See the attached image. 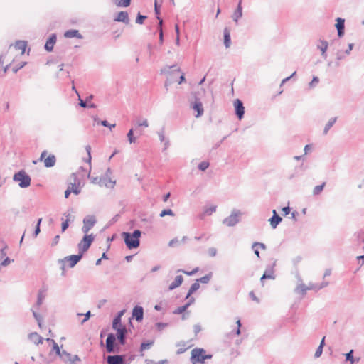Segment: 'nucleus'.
Listing matches in <instances>:
<instances>
[{
  "label": "nucleus",
  "instance_id": "1",
  "mask_svg": "<svg viewBox=\"0 0 364 364\" xmlns=\"http://www.w3.org/2000/svg\"><path fill=\"white\" fill-rule=\"evenodd\" d=\"M27 43L24 41H18L11 45L6 53L0 56V70L5 73L10 68L14 72H17L23 67L24 63L21 60L26 52Z\"/></svg>",
  "mask_w": 364,
  "mask_h": 364
},
{
  "label": "nucleus",
  "instance_id": "2",
  "mask_svg": "<svg viewBox=\"0 0 364 364\" xmlns=\"http://www.w3.org/2000/svg\"><path fill=\"white\" fill-rule=\"evenodd\" d=\"M68 188L65 191V198H68L70 193L78 195L81 192L82 182L81 180L75 173H72L67 181Z\"/></svg>",
  "mask_w": 364,
  "mask_h": 364
},
{
  "label": "nucleus",
  "instance_id": "3",
  "mask_svg": "<svg viewBox=\"0 0 364 364\" xmlns=\"http://www.w3.org/2000/svg\"><path fill=\"white\" fill-rule=\"evenodd\" d=\"M124 314V311H121L118 316L114 319L112 328L117 331V336L119 343L124 345L125 343V335L127 333L126 327L121 323V317Z\"/></svg>",
  "mask_w": 364,
  "mask_h": 364
},
{
  "label": "nucleus",
  "instance_id": "4",
  "mask_svg": "<svg viewBox=\"0 0 364 364\" xmlns=\"http://www.w3.org/2000/svg\"><path fill=\"white\" fill-rule=\"evenodd\" d=\"M122 237L124 242L129 249L136 248L139 245V237H141V231L136 230L132 234L123 232Z\"/></svg>",
  "mask_w": 364,
  "mask_h": 364
},
{
  "label": "nucleus",
  "instance_id": "5",
  "mask_svg": "<svg viewBox=\"0 0 364 364\" xmlns=\"http://www.w3.org/2000/svg\"><path fill=\"white\" fill-rule=\"evenodd\" d=\"M212 355L206 354L203 348H196L191 350V362L192 364H204L206 359H210Z\"/></svg>",
  "mask_w": 364,
  "mask_h": 364
},
{
  "label": "nucleus",
  "instance_id": "6",
  "mask_svg": "<svg viewBox=\"0 0 364 364\" xmlns=\"http://www.w3.org/2000/svg\"><path fill=\"white\" fill-rule=\"evenodd\" d=\"M13 179L18 183L19 186L21 188H27L31 185V179L25 171H20L15 173Z\"/></svg>",
  "mask_w": 364,
  "mask_h": 364
},
{
  "label": "nucleus",
  "instance_id": "7",
  "mask_svg": "<svg viewBox=\"0 0 364 364\" xmlns=\"http://www.w3.org/2000/svg\"><path fill=\"white\" fill-rule=\"evenodd\" d=\"M46 343L49 348V355L53 358L58 357L61 352L58 343L53 339L50 338H46Z\"/></svg>",
  "mask_w": 364,
  "mask_h": 364
},
{
  "label": "nucleus",
  "instance_id": "8",
  "mask_svg": "<svg viewBox=\"0 0 364 364\" xmlns=\"http://www.w3.org/2000/svg\"><path fill=\"white\" fill-rule=\"evenodd\" d=\"M96 223V219L93 215H88L83 220L82 231L85 234H87L88 232L92 228Z\"/></svg>",
  "mask_w": 364,
  "mask_h": 364
},
{
  "label": "nucleus",
  "instance_id": "9",
  "mask_svg": "<svg viewBox=\"0 0 364 364\" xmlns=\"http://www.w3.org/2000/svg\"><path fill=\"white\" fill-rule=\"evenodd\" d=\"M93 240L94 237L92 235L86 234V235L83 237V239L78 245L79 249L81 250L82 252L87 251L89 249Z\"/></svg>",
  "mask_w": 364,
  "mask_h": 364
},
{
  "label": "nucleus",
  "instance_id": "10",
  "mask_svg": "<svg viewBox=\"0 0 364 364\" xmlns=\"http://www.w3.org/2000/svg\"><path fill=\"white\" fill-rule=\"evenodd\" d=\"M41 160L44 161V164L46 167H52L55 164V156L53 154L48 155L46 151H44L41 153Z\"/></svg>",
  "mask_w": 364,
  "mask_h": 364
},
{
  "label": "nucleus",
  "instance_id": "11",
  "mask_svg": "<svg viewBox=\"0 0 364 364\" xmlns=\"http://www.w3.org/2000/svg\"><path fill=\"white\" fill-rule=\"evenodd\" d=\"M234 107L235 109V113L238 118L241 119L243 117L245 113V107L241 100L239 99H236L234 101Z\"/></svg>",
  "mask_w": 364,
  "mask_h": 364
},
{
  "label": "nucleus",
  "instance_id": "12",
  "mask_svg": "<svg viewBox=\"0 0 364 364\" xmlns=\"http://www.w3.org/2000/svg\"><path fill=\"white\" fill-rule=\"evenodd\" d=\"M64 362L74 363L75 361L80 360L77 355L72 356L70 354L63 351L58 355Z\"/></svg>",
  "mask_w": 364,
  "mask_h": 364
},
{
  "label": "nucleus",
  "instance_id": "13",
  "mask_svg": "<svg viewBox=\"0 0 364 364\" xmlns=\"http://www.w3.org/2000/svg\"><path fill=\"white\" fill-rule=\"evenodd\" d=\"M115 336L112 333L108 335L106 340V349L108 353L114 351V343L115 341Z\"/></svg>",
  "mask_w": 364,
  "mask_h": 364
},
{
  "label": "nucleus",
  "instance_id": "14",
  "mask_svg": "<svg viewBox=\"0 0 364 364\" xmlns=\"http://www.w3.org/2000/svg\"><path fill=\"white\" fill-rule=\"evenodd\" d=\"M144 316V310L141 306H136L132 311V316L136 318V321H140L142 320Z\"/></svg>",
  "mask_w": 364,
  "mask_h": 364
},
{
  "label": "nucleus",
  "instance_id": "15",
  "mask_svg": "<svg viewBox=\"0 0 364 364\" xmlns=\"http://www.w3.org/2000/svg\"><path fill=\"white\" fill-rule=\"evenodd\" d=\"M217 206L210 205L204 208L203 213L200 215V218H204L205 216L211 215L216 211Z\"/></svg>",
  "mask_w": 364,
  "mask_h": 364
},
{
  "label": "nucleus",
  "instance_id": "16",
  "mask_svg": "<svg viewBox=\"0 0 364 364\" xmlns=\"http://www.w3.org/2000/svg\"><path fill=\"white\" fill-rule=\"evenodd\" d=\"M273 216L269 220L272 228H275L277 225L282 221V218L279 216L275 210L272 211Z\"/></svg>",
  "mask_w": 364,
  "mask_h": 364
},
{
  "label": "nucleus",
  "instance_id": "17",
  "mask_svg": "<svg viewBox=\"0 0 364 364\" xmlns=\"http://www.w3.org/2000/svg\"><path fill=\"white\" fill-rule=\"evenodd\" d=\"M56 43V36L55 35H52L49 37V38L47 40L45 48L48 51H52L54 47V45Z\"/></svg>",
  "mask_w": 364,
  "mask_h": 364
},
{
  "label": "nucleus",
  "instance_id": "18",
  "mask_svg": "<svg viewBox=\"0 0 364 364\" xmlns=\"http://www.w3.org/2000/svg\"><path fill=\"white\" fill-rule=\"evenodd\" d=\"M107 364H124L123 358L121 355L108 356Z\"/></svg>",
  "mask_w": 364,
  "mask_h": 364
},
{
  "label": "nucleus",
  "instance_id": "19",
  "mask_svg": "<svg viewBox=\"0 0 364 364\" xmlns=\"http://www.w3.org/2000/svg\"><path fill=\"white\" fill-rule=\"evenodd\" d=\"M64 36L67 38H77L80 39L82 38V35L79 33V31L75 29L67 31L64 33Z\"/></svg>",
  "mask_w": 364,
  "mask_h": 364
},
{
  "label": "nucleus",
  "instance_id": "20",
  "mask_svg": "<svg viewBox=\"0 0 364 364\" xmlns=\"http://www.w3.org/2000/svg\"><path fill=\"white\" fill-rule=\"evenodd\" d=\"M242 16V0H240L237 8L232 15L233 20L237 22Z\"/></svg>",
  "mask_w": 364,
  "mask_h": 364
},
{
  "label": "nucleus",
  "instance_id": "21",
  "mask_svg": "<svg viewBox=\"0 0 364 364\" xmlns=\"http://www.w3.org/2000/svg\"><path fill=\"white\" fill-rule=\"evenodd\" d=\"M29 339L35 345H39L40 343H43V338L37 333H31L29 335Z\"/></svg>",
  "mask_w": 364,
  "mask_h": 364
},
{
  "label": "nucleus",
  "instance_id": "22",
  "mask_svg": "<svg viewBox=\"0 0 364 364\" xmlns=\"http://www.w3.org/2000/svg\"><path fill=\"white\" fill-rule=\"evenodd\" d=\"M336 28L338 30V35L339 37H341L343 35V30H344V19H342L341 18H338L336 19Z\"/></svg>",
  "mask_w": 364,
  "mask_h": 364
},
{
  "label": "nucleus",
  "instance_id": "23",
  "mask_svg": "<svg viewBox=\"0 0 364 364\" xmlns=\"http://www.w3.org/2000/svg\"><path fill=\"white\" fill-rule=\"evenodd\" d=\"M183 278L181 275L176 276L174 281L169 285L168 290H173L178 287L183 282Z\"/></svg>",
  "mask_w": 364,
  "mask_h": 364
},
{
  "label": "nucleus",
  "instance_id": "24",
  "mask_svg": "<svg viewBox=\"0 0 364 364\" xmlns=\"http://www.w3.org/2000/svg\"><path fill=\"white\" fill-rule=\"evenodd\" d=\"M81 259V255H71L65 258L70 267H74Z\"/></svg>",
  "mask_w": 364,
  "mask_h": 364
},
{
  "label": "nucleus",
  "instance_id": "25",
  "mask_svg": "<svg viewBox=\"0 0 364 364\" xmlns=\"http://www.w3.org/2000/svg\"><path fill=\"white\" fill-rule=\"evenodd\" d=\"M274 278H275V277L274 274V272H273V270L270 269V270L264 272L263 275L261 277L260 281L263 286L264 283V279H268L273 280V279H274Z\"/></svg>",
  "mask_w": 364,
  "mask_h": 364
},
{
  "label": "nucleus",
  "instance_id": "26",
  "mask_svg": "<svg viewBox=\"0 0 364 364\" xmlns=\"http://www.w3.org/2000/svg\"><path fill=\"white\" fill-rule=\"evenodd\" d=\"M115 21H122V22H124V23H128L129 17H128L127 12H126V11H120L117 14V16L115 18Z\"/></svg>",
  "mask_w": 364,
  "mask_h": 364
},
{
  "label": "nucleus",
  "instance_id": "27",
  "mask_svg": "<svg viewBox=\"0 0 364 364\" xmlns=\"http://www.w3.org/2000/svg\"><path fill=\"white\" fill-rule=\"evenodd\" d=\"M224 43L226 48H229L231 43L230 31L228 28L224 29Z\"/></svg>",
  "mask_w": 364,
  "mask_h": 364
},
{
  "label": "nucleus",
  "instance_id": "28",
  "mask_svg": "<svg viewBox=\"0 0 364 364\" xmlns=\"http://www.w3.org/2000/svg\"><path fill=\"white\" fill-rule=\"evenodd\" d=\"M193 109L197 112L196 117H200L203 113V105L200 102H196L193 107Z\"/></svg>",
  "mask_w": 364,
  "mask_h": 364
},
{
  "label": "nucleus",
  "instance_id": "29",
  "mask_svg": "<svg viewBox=\"0 0 364 364\" xmlns=\"http://www.w3.org/2000/svg\"><path fill=\"white\" fill-rule=\"evenodd\" d=\"M186 240H187L186 236H183L181 238V240H179L178 238H173L169 242L168 245H169V247H176L178 245H180L181 242H186Z\"/></svg>",
  "mask_w": 364,
  "mask_h": 364
},
{
  "label": "nucleus",
  "instance_id": "30",
  "mask_svg": "<svg viewBox=\"0 0 364 364\" xmlns=\"http://www.w3.org/2000/svg\"><path fill=\"white\" fill-rule=\"evenodd\" d=\"M237 222L236 215H230V217L225 218L223 221V223L228 226H233Z\"/></svg>",
  "mask_w": 364,
  "mask_h": 364
},
{
  "label": "nucleus",
  "instance_id": "31",
  "mask_svg": "<svg viewBox=\"0 0 364 364\" xmlns=\"http://www.w3.org/2000/svg\"><path fill=\"white\" fill-rule=\"evenodd\" d=\"M199 287H200V284L198 281L196 282L193 283L191 285L186 297L188 298L194 291L198 290L199 289Z\"/></svg>",
  "mask_w": 364,
  "mask_h": 364
},
{
  "label": "nucleus",
  "instance_id": "32",
  "mask_svg": "<svg viewBox=\"0 0 364 364\" xmlns=\"http://www.w3.org/2000/svg\"><path fill=\"white\" fill-rule=\"evenodd\" d=\"M178 350L177 353L181 354L184 353L189 347L186 346L185 343H180L177 345Z\"/></svg>",
  "mask_w": 364,
  "mask_h": 364
},
{
  "label": "nucleus",
  "instance_id": "33",
  "mask_svg": "<svg viewBox=\"0 0 364 364\" xmlns=\"http://www.w3.org/2000/svg\"><path fill=\"white\" fill-rule=\"evenodd\" d=\"M118 6L127 7L129 6L131 0H115Z\"/></svg>",
  "mask_w": 364,
  "mask_h": 364
},
{
  "label": "nucleus",
  "instance_id": "34",
  "mask_svg": "<svg viewBox=\"0 0 364 364\" xmlns=\"http://www.w3.org/2000/svg\"><path fill=\"white\" fill-rule=\"evenodd\" d=\"M326 185V183H323L321 185H318V186H316L314 190H313V193L314 195H318L319 194L323 189L324 186Z\"/></svg>",
  "mask_w": 364,
  "mask_h": 364
},
{
  "label": "nucleus",
  "instance_id": "35",
  "mask_svg": "<svg viewBox=\"0 0 364 364\" xmlns=\"http://www.w3.org/2000/svg\"><path fill=\"white\" fill-rule=\"evenodd\" d=\"M190 305V303H188L187 304L183 306H179L178 307L177 309H175V311H173L174 314H182L183 312H184L186 309L188 308V306Z\"/></svg>",
  "mask_w": 364,
  "mask_h": 364
},
{
  "label": "nucleus",
  "instance_id": "36",
  "mask_svg": "<svg viewBox=\"0 0 364 364\" xmlns=\"http://www.w3.org/2000/svg\"><path fill=\"white\" fill-rule=\"evenodd\" d=\"M318 48L321 50L322 55H323L328 48V43L326 41H321Z\"/></svg>",
  "mask_w": 364,
  "mask_h": 364
},
{
  "label": "nucleus",
  "instance_id": "37",
  "mask_svg": "<svg viewBox=\"0 0 364 364\" xmlns=\"http://www.w3.org/2000/svg\"><path fill=\"white\" fill-rule=\"evenodd\" d=\"M127 137L130 144L134 143L136 141V139L134 136L133 129H130L127 134Z\"/></svg>",
  "mask_w": 364,
  "mask_h": 364
},
{
  "label": "nucleus",
  "instance_id": "38",
  "mask_svg": "<svg viewBox=\"0 0 364 364\" xmlns=\"http://www.w3.org/2000/svg\"><path fill=\"white\" fill-rule=\"evenodd\" d=\"M209 166V163L208 161H202L199 164L198 168L201 171H205Z\"/></svg>",
  "mask_w": 364,
  "mask_h": 364
},
{
  "label": "nucleus",
  "instance_id": "39",
  "mask_svg": "<svg viewBox=\"0 0 364 364\" xmlns=\"http://www.w3.org/2000/svg\"><path fill=\"white\" fill-rule=\"evenodd\" d=\"M154 6H155V12H156V14L157 15V19L159 21V26H161V25H162V20L159 16V6H158L156 1H155Z\"/></svg>",
  "mask_w": 364,
  "mask_h": 364
},
{
  "label": "nucleus",
  "instance_id": "40",
  "mask_svg": "<svg viewBox=\"0 0 364 364\" xmlns=\"http://www.w3.org/2000/svg\"><path fill=\"white\" fill-rule=\"evenodd\" d=\"M353 353V350H351L349 353L346 354V360L350 361L351 363H353V362H354Z\"/></svg>",
  "mask_w": 364,
  "mask_h": 364
},
{
  "label": "nucleus",
  "instance_id": "41",
  "mask_svg": "<svg viewBox=\"0 0 364 364\" xmlns=\"http://www.w3.org/2000/svg\"><path fill=\"white\" fill-rule=\"evenodd\" d=\"M102 183H104V185L105 186L109 187V188H113L114 186V184H115L114 181H112L110 180L107 181L106 179H104Z\"/></svg>",
  "mask_w": 364,
  "mask_h": 364
},
{
  "label": "nucleus",
  "instance_id": "42",
  "mask_svg": "<svg viewBox=\"0 0 364 364\" xmlns=\"http://www.w3.org/2000/svg\"><path fill=\"white\" fill-rule=\"evenodd\" d=\"M173 211L171 209L164 210L161 213L160 216L164 217L165 215H173Z\"/></svg>",
  "mask_w": 364,
  "mask_h": 364
},
{
  "label": "nucleus",
  "instance_id": "43",
  "mask_svg": "<svg viewBox=\"0 0 364 364\" xmlns=\"http://www.w3.org/2000/svg\"><path fill=\"white\" fill-rule=\"evenodd\" d=\"M210 277H211L210 274L205 275V276L201 277L200 279H198L197 281L200 282L202 283H208L210 279Z\"/></svg>",
  "mask_w": 364,
  "mask_h": 364
},
{
  "label": "nucleus",
  "instance_id": "44",
  "mask_svg": "<svg viewBox=\"0 0 364 364\" xmlns=\"http://www.w3.org/2000/svg\"><path fill=\"white\" fill-rule=\"evenodd\" d=\"M335 122V119H331L330 120L327 124L326 125L325 127V129H324V133L326 134L328 132V131L329 130V129L333 126V123Z\"/></svg>",
  "mask_w": 364,
  "mask_h": 364
},
{
  "label": "nucleus",
  "instance_id": "45",
  "mask_svg": "<svg viewBox=\"0 0 364 364\" xmlns=\"http://www.w3.org/2000/svg\"><path fill=\"white\" fill-rule=\"evenodd\" d=\"M146 18V16H143V15L139 14L137 18H136V22L137 23H139V24H142L144 23V21Z\"/></svg>",
  "mask_w": 364,
  "mask_h": 364
},
{
  "label": "nucleus",
  "instance_id": "46",
  "mask_svg": "<svg viewBox=\"0 0 364 364\" xmlns=\"http://www.w3.org/2000/svg\"><path fill=\"white\" fill-rule=\"evenodd\" d=\"M252 247L253 248H257L258 250L260 249V250H264L265 249V245L263 244V243H260V242H255L252 245Z\"/></svg>",
  "mask_w": 364,
  "mask_h": 364
},
{
  "label": "nucleus",
  "instance_id": "47",
  "mask_svg": "<svg viewBox=\"0 0 364 364\" xmlns=\"http://www.w3.org/2000/svg\"><path fill=\"white\" fill-rule=\"evenodd\" d=\"M152 343H153V342H150V343H141V350H144L149 348L150 346L152 345Z\"/></svg>",
  "mask_w": 364,
  "mask_h": 364
},
{
  "label": "nucleus",
  "instance_id": "48",
  "mask_svg": "<svg viewBox=\"0 0 364 364\" xmlns=\"http://www.w3.org/2000/svg\"><path fill=\"white\" fill-rule=\"evenodd\" d=\"M139 127H147L149 126V123L147 119H143L141 121L138 122L137 123Z\"/></svg>",
  "mask_w": 364,
  "mask_h": 364
},
{
  "label": "nucleus",
  "instance_id": "49",
  "mask_svg": "<svg viewBox=\"0 0 364 364\" xmlns=\"http://www.w3.org/2000/svg\"><path fill=\"white\" fill-rule=\"evenodd\" d=\"M69 221L70 220L67 219L62 223V232H64L68 228L69 225Z\"/></svg>",
  "mask_w": 364,
  "mask_h": 364
},
{
  "label": "nucleus",
  "instance_id": "50",
  "mask_svg": "<svg viewBox=\"0 0 364 364\" xmlns=\"http://www.w3.org/2000/svg\"><path fill=\"white\" fill-rule=\"evenodd\" d=\"M322 351H323V348L318 346V348H317V350L315 353V357L318 358L319 356H321V355L322 354Z\"/></svg>",
  "mask_w": 364,
  "mask_h": 364
},
{
  "label": "nucleus",
  "instance_id": "51",
  "mask_svg": "<svg viewBox=\"0 0 364 364\" xmlns=\"http://www.w3.org/2000/svg\"><path fill=\"white\" fill-rule=\"evenodd\" d=\"M101 124L105 127H109L110 129H112V127H115V124L109 125V123L107 122V121H106V120L102 121Z\"/></svg>",
  "mask_w": 364,
  "mask_h": 364
},
{
  "label": "nucleus",
  "instance_id": "52",
  "mask_svg": "<svg viewBox=\"0 0 364 364\" xmlns=\"http://www.w3.org/2000/svg\"><path fill=\"white\" fill-rule=\"evenodd\" d=\"M198 271V268H195L191 272L183 271L185 274L193 275Z\"/></svg>",
  "mask_w": 364,
  "mask_h": 364
},
{
  "label": "nucleus",
  "instance_id": "53",
  "mask_svg": "<svg viewBox=\"0 0 364 364\" xmlns=\"http://www.w3.org/2000/svg\"><path fill=\"white\" fill-rule=\"evenodd\" d=\"M33 316L36 318V319L38 321V326L41 327V320L40 315L37 314L36 312H33Z\"/></svg>",
  "mask_w": 364,
  "mask_h": 364
},
{
  "label": "nucleus",
  "instance_id": "54",
  "mask_svg": "<svg viewBox=\"0 0 364 364\" xmlns=\"http://www.w3.org/2000/svg\"><path fill=\"white\" fill-rule=\"evenodd\" d=\"M42 219L40 218L38 221V224H37V226H36V230H35V235L36 236L40 232V223L41 222Z\"/></svg>",
  "mask_w": 364,
  "mask_h": 364
},
{
  "label": "nucleus",
  "instance_id": "55",
  "mask_svg": "<svg viewBox=\"0 0 364 364\" xmlns=\"http://www.w3.org/2000/svg\"><path fill=\"white\" fill-rule=\"evenodd\" d=\"M319 80L317 77H314L312 80V81L310 82V86L314 87L315 85H316L318 82Z\"/></svg>",
  "mask_w": 364,
  "mask_h": 364
},
{
  "label": "nucleus",
  "instance_id": "56",
  "mask_svg": "<svg viewBox=\"0 0 364 364\" xmlns=\"http://www.w3.org/2000/svg\"><path fill=\"white\" fill-rule=\"evenodd\" d=\"M236 323H237V331H236V334L237 335H240V326H241L240 320H237Z\"/></svg>",
  "mask_w": 364,
  "mask_h": 364
},
{
  "label": "nucleus",
  "instance_id": "57",
  "mask_svg": "<svg viewBox=\"0 0 364 364\" xmlns=\"http://www.w3.org/2000/svg\"><path fill=\"white\" fill-rule=\"evenodd\" d=\"M282 212L284 213V215H287L290 213V208L289 207H284L282 208Z\"/></svg>",
  "mask_w": 364,
  "mask_h": 364
},
{
  "label": "nucleus",
  "instance_id": "58",
  "mask_svg": "<svg viewBox=\"0 0 364 364\" xmlns=\"http://www.w3.org/2000/svg\"><path fill=\"white\" fill-rule=\"evenodd\" d=\"M11 262V260L9 259V258H6L1 263V265L2 266H7L8 264H9Z\"/></svg>",
  "mask_w": 364,
  "mask_h": 364
},
{
  "label": "nucleus",
  "instance_id": "59",
  "mask_svg": "<svg viewBox=\"0 0 364 364\" xmlns=\"http://www.w3.org/2000/svg\"><path fill=\"white\" fill-rule=\"evenodd\" d=\"M59 240H60V236L59 235L55 236L52 242V245H56L58 243Z\"/></svg>",
  "mask_w": 364,
  "mask_h": 364
},
{
  "label": "nucleus",
  "instance_id": "60",
  "mask_svg": "<svg viewBox=\"0 0 364 364\" xmlns=\"http://www.w3.org/2000/svg\"><path fill=\"white\" fill-rule=\"evenodd\" d=\"M185 80V77L183 73H181L180 80L178 81V84H181Z\"/></svg>",
  "mask_w": 364,
  "mask_h": 364
},
{
  "label": "nucleus",
  "instance_id": "61",
  "mask_svg": "<svg viewBox=\"0 0 364 364\" xmlns=\"http://www.w3.org/2000/svg\"><path fill=\"white\" fill-rule=\"evenodd\" d=\"M90 316V311H87L85 314V318L82 320V322H85L86 321H87L89 319Z\"/></svg>",
  "mask_w": 364,
  "mask_h": 364
},
{
  "label": "nucleus",
  "instance_id": "62",
  "mask_svg": "<svg viewBox=\"0 0 364 364\" xmlns=\"http://www.w3.org/2000/svg\"><path fill=\"white\" fill-rule=\"evenodd\" d=\"M86 150L87 151V154H88V157H89V161L91 160V156H90V150H91V148L90 146H86Z\"/></svg>",
  "mask_w": 364,
  "mask_h": 364
},
{
  "label": "nucleus",
  "instance_id": "63",
  "mask_svg": "<svg viewBox=\"0 0 364 364\" xmlns=\"http://www.w3.org/2000/svg\"><path fill=\"white\" fill-rule=\"evenodd\" d=\"M175 28H176V31L177 33V41H179V28H178V26L176 25Z\"/></svg>",
  "mask_w": 364,
  "mask_h": 364
},
{
  "label": "nucleus",
  "instance_id": "64",
  "mask_svg": "<svg viewBox=\"0 0 364 364\" xmlns=\"http://www.w3.org/2000/svg\"><path fill=\"white\" fill-rule=\"evenodd\" d=\"M80 100V105L82 107H85L87 106L86 105V102H85L82 100H81L80 98L79 99Z\"/></svg>",
  "mask_w": 364,
  "mask_h": 364
}]
</instances>
